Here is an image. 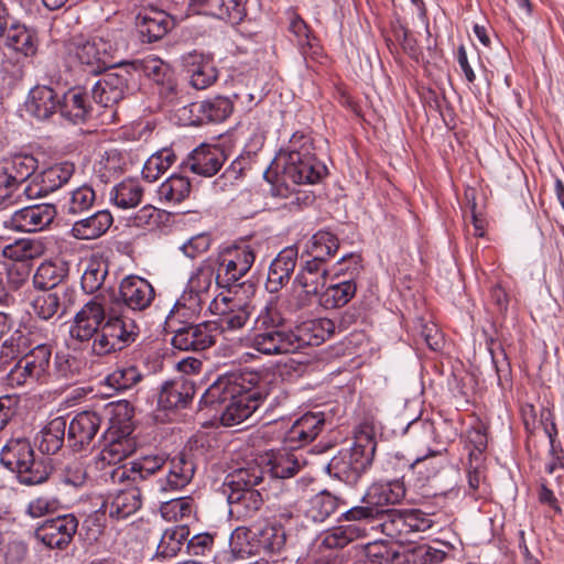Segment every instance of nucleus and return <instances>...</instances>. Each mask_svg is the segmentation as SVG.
Listing matches in <instances>:
<instances>
[{"label":"nucleus","mask_w":564,"mask_h":564,"mask_svg":"<svg viewBox=\"0 0 564 564\" xmlns=\"http://www.w3.org/2000/svg\"><path fill=\"white\" fill-rule=\"evenodd\" d=\"M139 337V326L122 315H107L99 296H95L75 314L69 326V340L74 349L90 346L96 357L120 352Z\"/></svg>","instance_id":"f257e3e1"},{"label":"nucleus","mask_w":564,"mask_h":564,"mask_svg":"<svg viewBox=\"0 0 564 564\" xmlns=\"http://www.w3.org/2000/svg\"><path fill=\"white\" fill-rule=\"evenodd\" d=\"M267 398L258 372L226 373L204 392L199 406L212 408L224 426L249 419Z\"/></svg>","instance_id":"f03ea898"},{"label":"nucleus","mask_w":564,"mask_h":564,"mask_svg":"<svg viewBox=\"0 0 564 564\" xmlns=\"http://www.w3.org/2000/svg\"><path fill=\"white\" fill-rule=\"evenodd\" d=\"M264 474L260 465L249 464L226 476L221 489L227 497L231 518L246 521L259 513L264 500L257 487L263 482Z\"/></svg>","instance_id":"7ed1b4c3"},{"label":"nucleus","mask_w":564,"mask_h":564,"mask_svg":"<svg viewBox=\"0 0 564 564\" xmlns=\"http://www.w3.org/2000/svg\"><path fill=\"white\" fill-rule=\"evenodd\" d=\"M0 463L25 486L46 482L53 471L52 458L36 455L26 437L10 438L0 452Z\"/></svg>","instance_id":"20e7f679"},{"label":"nucleus","mask_w":564,"mask_h":564,"mask_svg":"<svg viewBox=\"0 0 564 564\" xmlns=\"http://www.w3.org/2000/svg\"><path fill=\"white\" fill-rule=\"evenodd\" d=\"M375 452V437L368 432H360L350 447L341 448L329 460L326 469L332 477L355 486L371 465Z\"/></svg>","instance_id":"39448f33"},{"label":"nucleus","mask_w":564,"mask_h":564,"mask_svg":"<svg viewBox=\"0 0 564 564\" xmlns=\"http://www.w3.org/2000/svg\"><path fill=\"white\" fill-rule=\"evenodd\" d=\"M67 48L88 73L100 74L115 64L118 43L111 32L90 36L79 34L69 39Z\"/></svg>","instance_id":"423d86ee"},{"label":"nucleus","mask_w":564,"mask_h":564,"mask_svg":"<svg viewBox=\"0 0 564 564\" xmlns=\"http://www.w3.org/2000/svg\"><path fill=\"white\" fill-rule=\"evenodd\" d=\"M405 497V486L402 480L372 484L361 498L362 506H356L343 513L346 521H368L381 517L389 506L400 503Z\"/></svg>","instance_id":"0eeeda50"},{"label":"nucleus","mask_w":564,"mask_h":564,"mask_svg":"<svg viewBox=\"0 0 564 564\" xmlns=\"http://www.w3.org/2000/svg\"><path fill=\"white\" fill-rule=\"evenodd\" d=\"M254 261L256 251L250 245L241 243L225 248L216 260V284L227 289L245 285L241 280L249 273Z\"/></svg>","instance_id":"6e6552de"},{"label":"nucleus","mask_w":564,"mask_h":564,"mask_svg":"<svg viewBox=\"0 0 564 564\" xmlns=\"http://www.w3.org/2000/svg\"><path fill=\"white\" fill-rule=\"evenodd\" d=\"M381 532L400 543L411 542L413 534L425 532L433 525V520L419 509H388L375 519Z\"/></svg>","instance_id":"1a4fd4ad"},{"label":"nucleus","mask_w":564,"mask_h":564,"mask_svg":"<svg viewBox=\"0 0 564 564\" xmlns=\"http://www.w3.org/2000/svg\"><path fill=\"white\" fill-rule=\"evenodd\" d=\"M405 434L416 451V457L411 464L414 471L422 473L430 458L447 452L446 445L437 438L434 424L427 420H413L408 424Z\"/></svg>","instance_id":"9d476101"},{"label":"nucleus","mask_w":564,"mask_h":564,"mask_svg":"<svg viewBox=\"0 0 564 564\" xmlns=\"http://www.w3.org/2000/svg\"><path fill=\"white\" fill-rule=\"evenodd\" d=\"M252 332L250 347L267 356L292 354L312 343L291 328Z\"/></svg>","instance_id":"9b49d317"},{"label":"nucleus","mask_w":564,"mask_h":564,"mask_svg":"<svg viewBox=\"0 0 564 564\" xmlns=\"http://www.w3.org/2000/svg\"><path fill=\"white\" fill-rule=\"evenodd\" d=\"M77 529L78 519L68 513L45 520L35 529L34 536L50 549L65 550L73 541Z\"/></svg>","instance_id":"f8f14e48"},{"label":"nucleus","mask_w":564,"mask_h":564,"mask_svg":"<svg viewBox=\"0 0 564 564\" xmlns=\"http://www.w3.org/2000/svg\"><path fill=\"white\" fill-rule=\"evenodd\" d=\"M195 469V463L185 453H178L174 457L165 456L163 477L156 479L154 490L167 494L183 489L193 479Z\"/></svg>","instance_id":"ddd939ff"},{"label":"nucleus","mask_w":564,"mask_h":564,"mask_svg":"<svg viewBox=\"0 0 564 564\" xmlns=\"http://www.w3.org/2000/svg\"><path fill=\"white\" fill-rule=\"evenodd\" d=\"M184 110L188 111L191 126H204L226 121L234 112V99L217 95L210 98L191 102Z\"/></svg>","instance_id":"4468645a"},{"label":"nucleus","mask_w":564,"mask_h":564,"mask_svg":"<svg viewBox=\"0 0 564 564\" xmlns=\"http://www.w3.org/2000/svg\"><path fill=\"white\" fill-rule=\"evenodd\" d=\"M4 349H10L12 355L39 349L53 351L50 330L47 327L39 325L35 322H30L15 329L12 335L2 343L0 354H3Z\"/></svg>","instance_id":"2eb2a0df"},{"label":"nucleus","mask_w":564,"mask_h":564,"mask_svg":"<svg viewBox=\"0 0 564 564\" xmlns=\"http://www.w3.org/2000/svg\"><path fill=\"white\" fill-rule=\"evenodd\" d=\"M131 79L132 73L127 68L105 73L93 87L94 100L102 107L111 108L124 99Z\"/></svg>","instance_id":"dca6fc26"},{"label":"nucleus","mask_w":564,"mask_h":564,"mask_svg":"<svg viewBox=\"0 0 564 564\" xmlns=\"http://www.w3.org/2000/svg\"><path fill=\"white\" fill-rule=\"evenodd\" d=\"M328 275L327 262L311 258L306 260L295 276L294 283L301 290L297 294L296 308L311 304L312 299L319 294Z\"/></svg>","instance_id":"f3484780"},{"label":"nucleus","mask_w":564,"mask_h":564,"mask_svg":"<svg viewBox=\"0 0 564 564\" xmlns=\"http://www.w3.org/2000/svg\"><path fill=\"white\" fill-rule=\"evenodd\" d=\"M75 172L70 162L54 164L35 175L23 188L29 198L44 197L69 182Z\"/></svg>","instance_id":"a211bd4d"},{"label":"nucleus","mask_w":564,"mask_h":564,"mask_svg":"<svg viewBox=\"0 0 564 564\" xmlns=\"http://www.w3.org/2000/svg\"><path fill=\"white\" fill-rule=\"evenodd\" d=\"M57 215L52 204H36L15 210L4 226L17 231L37 232L48 227Z\"/></svg>","instance_id":"6ab92c4d"},{"label":"nucleus","mask_w":564,"mask_h":564,"mask_svg":"<svg viewBox=\"0 0 564 564\" xmlns=\"http://www.w3.org/2000/svg\"><path fill=\"white\" fill-rule=\"evenodd\" d=\"M165 455H145L130 463V468L113 467L110 477L113 482L131 480L138 484L149 479L152 476L163 477Z\"/></svg>","instance_id":"aec40b11"},{"label":"nucleus","mask_w":564,"mask_h":564,"mask_svg":"<svg viewBox=\"0 0 564 564\" xmlns=\"http://www.w3.org/2000/svg\"><path fill=\"white\" fill-rule=\"evenodd\" d=\"M227 160L225 150L218 144L203 143L195 148L184 164L195 174L212 177Z\"/></svg>","instance_id":"412c9836"},{"label":"nucleus","mask_w":564,"mask_h":564,"mask_svg":"<svg viewBox=\"0 0 564 564\" xmlns=\"http://www.w3.org/2000/svg\"><path fill=\"white\" fill-rule=\"evenodd\" d=\"M59 93V89L50 85H35L24 101L25 112L40 121L48 120L57 113Z\"/></svg>","instance_id":"4be33fe9"},{"label":"nucleus","mask_w":564,"mask_h":564,"mask_svg":"<svg viewBox=\"0 0 564 564\" xmlns=\"http://www.w3.org/2000/svg\"><path fill=\"white\" fill-rule=\"evenodd\" d=\"M101 417L97 412L83 411L77 413L67 424V443L73 451L87 447L98 433Z\"/></svg>","instance_id":"5701e85b"},{"label":"nucleus","mask_w":564,"mask_h":564,"mask_svg":"<svg viewBox=\"0 0 564 564\" xmlns=\"http://www.w3.org/2000/svg\"><path fill=\"white\" fill-rule=\"evenodd\" d=\"M174 25V19L162 10L140 12L135 18V30L143 43H154L162 40Z\"/></svg>","instance_id":"b1692460"},{"label":"nucleus","mask_w":564,"mask_h":564,"mask_svg":"<svg viewBox=\"0 0 564 564\" xmlns=\"http://www.w3.org/2000/svg\"><path fill=\"white\" fill-rule=\"evenodd\" d=\"M119 296L128 308L142 312L150 307L155 297V291L148 280L129 275L119 285Z\"/></svg>","instance_id":"393cba45"},{"label":"nucleus","mask_w":564,"mask_h":564,"mask_svg":"<svg viewBox=\"0 0 564 564\" xmlns=\"http://www.w3.org/2000/svg\"><path fill=\"white\" fill-rule=\"evenodd\" d=\"M215 336L209 324H186L174 332L171 344L180 350H205L213 346Z\"/></svg>","instance_id":"a878e982"},{"label":"nucleus","mask_w":564,"mask_h":564,"mask_svg":"<svg viewBox=\"0 0 564 564\" xmlns=\"http://www.w3.org/2000/svg\"><path fill=\"white\" fill-rule=\"evenodd\" d=\"M195 392L194 381L185 377L166 381L160 389L158 405L162 410L184 409L192 402Z\"/></svg>","instance_id":"bb28decb"},{"label":"nucleus","mask_w":564,"mask_h":564,"mask_svg":"<svg viewBox=\"0 0 564 564\" xmlns=\"http://www.w3.org/2000/svg\"><path fill=\"white\" fill-rule=\"evenodd\" d=\"M325 425L324 412H307L288 430L285 441L292 447H302L313 442Z\"/></svg>","instance_id":"cd10ccee"},{"label":"nucleus","mask_w":564,"mask_h":564,"mask_svg":"<svg viewBox=\"0 0 564 564\" xmlns=\"http://www.w3.org/2000/svg\"><path fill=\"white\" fill-rule=\"evenodd\" d=\"M58 101L57 112L65 120L72 123H80L87 120L91 104L88 95L80 87L61 90Z\"/></svg>","instance_id":"c85d7f7f"},{"label":"nucleus","mask_w":564,"mask_h":564,"mask_svg":"<svg viewBox=\"0 0 564 564\" xmlns=\"http://www.w3.org/2000/svg\"><path fill=\"white\" fill-rule=\"evenodd\" d=\"M297 250L289 247L278 253L270 264L265 289L269 293H278L285 286L294 272Z\"/></svg>","instance_id":"c756f323"},{"label":"nucleus","mask_w":564,"mask_h":564,"mask_svg":"<svg viewBox=\"0 0 564 564\" xmlns=\"http://www.w3.org/2000/svg\"><path fill=\"white\" fill-rule=\"evenodd\" d=\"M326 172V166L313 154L310 155V158H300L299 162L284 163L282 177L285 182L290 181L297 185L314 184L318 182Z\"/></svg>","instance_id":"7c9ffc66"},{"label":"nucleus","mask_w":564,"mask_h":564,"mask_svg":"<svg viewBox=\"0 0 564 564\" xmlns=\"http://www.w3.org/2000/svg\"><path fill=\"white\" fill-rule=\"evenodd\" d=\"M36 169L37 160L33 155L14 156L10 167L0 172V186L8 189L6 195H10L14 189L24 185Z\"/></svg>","instance_id":"2f4dec72"},{"label":"nucleus","mask_w":564,"mask_h":564,"mask_svg":"<svg viewBox=\"0 0 564 564\" xmlns=\"http://www.w3.org/2000/svg\"><path fill=\"white\" fill-rule=\"evenodd\" d=\"M142 506V495L138 487H131L118 491L111 497L110 501L104 502L105 511L109 517L117 520H123L135 513Z\"/></svg>","instance_id":"473e14b6"},{"label":"nucleus","mask_w":564,"mask_h":564,"mask_svg":"<svg viewBox=\"0 0 564 564\" xmlns=\"http://www.w3.org/2000/svg\"><path fill=\"white\" fill-rule=\"evenodd\" d=\"M68 269L63 262H43L36 269L33 275V285L37 290L48 291L52 289H59L64 297L68 294V289L59 286L63 280L67 276Z\"/></svg>","instance_id":"72a5a7b5"},{"label":"nucleus","mask_w":564,"mask_h":564,"mask_svg":"<svg viewBox=\"0 0 564 564\" xmlns=\"http://www.w3.org/2000/svg\"><path fill=\"white\" fill-rule=\"evenodd\" d=\"M3 37L8 48L25 57H32L37 52L39 40L35 31L23 24L12 23Z\"/></svg>","instance_id":"f704fd0d"},{"label":"nucleus","mask_w":564,"mask_h":564,"mask_svg":"<svg viewBox=\"0 0 564 564\" xmlns=\"http://www.w3.org/2000/svg\"><path fill=\"white\" fill-rule=\"evenodd\" d=\"M111 224V214L108 210H99L87 218L75 221L72 232L78 239H96L104 235Z\"/></svg>","instance_id":"c9c22d12"},{"label":"nucleus","mask_w":564,"mask_h":564,"mask_svg":"<svg viewBox=\"0 0 564 564\" xmlns=\"http://www.w3.org/2000/svg\"><path fill=\"white\" fill-rule=\"evenodd\" d=\"M339 248L338 237L328 229L315 232L306 243V253L316 260L328 262Z\"/></svg>","instance_id":"e433bc0d"},{"label":"nucleus","mask_w":564,"mask_h":564,"mask_svg":"<svg viewBox=\"0 0 564 564\" xmlns=\"http://www.w3.org/2000/svg\"><path fill=\"white\" fill-rule=\"evenodd\" d=\"M67 421L63 416H57L48 422L41 431L39 438V449L42 454H56L65 442Z\"/></svg>","instance_id":"4c0bfd02"},{"label":"nucleus","mask_w":564,"mask_h":564,"mask_svg":"<svg viewBox=\"0 0 564 564\" xmlns=\"http://www.w3.org/2000/svg\"><path fill=\"white\" fill-rule=\"evenodd\" d=\"M357 284L352 279H346L329 285L319 295V303L325 308L345 306L356 295Z\"/></svg>","instance_id":"58836bf2"},{"label":"nucleus","mask_w":564,"mask_h":564,"mask_svg":"<svg viewBox=\"0 0 564 564\" xmlns=\"http://www.w3.org/2000/svg\"><path fill=\"white\" fill-rule=\"evenodd\" d=\"M188 65L189 84L197 90L210 87L218 78V70L209 59L202 55H193Z\"/></svg>","instance_id":"ea45409f"},{"label":"nucleus","mask_w":564,"mask_h":564,"mask_svg":"<svg viewBox=\"0 0 564 564\" xmlns=\"http://www.w3.org/2000/svg\"><path fill=\"white\" fill-rule=\"evenodd\" d=\"M191 188L192 185L188 177L181 174H172L160 185L158 196L160 200L178 204L189 196Z\"/></svg>","instance_id":"a19ab883"},{"label":"nucleus","mask_w":564,"mask_h":564,"mask_svg":"<svg viewBox=\"0 0 564 564\" xmlns=\"http://www.w3.org/2000/svg\"><path fill=\"white\" fill-rule=\"evenodd\" d=\"M313 140L308 134L296 131L292 134L289 143L281 149L279 153V161L283 164L288 162H299L300 158H310L314 152Z\"/></svg>","instance_id":"79ce46f5"},{"label":"nucleus","mask_w":564,"mask_h":564,"mask_svg":"<svg viewBox=\"0 0 564 564\" xmlns=\"http://www.w3.org/2000/svg\"><path fill=\"white\" fill-rule=\"evenodd\" d=\"M44 253V245L36 239H18L7 245L2 256L7 259L24 262L41 257Z\"/></svg>","instance_id":"37998d69"},{"label":"nucleus","mask_w":564,"mask_h":564,"mask_svg":"<svg viewBox=\"0 0 564 564\" xmlns=\"http://www.w3.org/2000/svg\"><path fill=\"white\" fill-rule=\"evenodd\" d=\"M189 530L186 525H175L166 529L158 544L156 555L162 557L176 556L187 541Z\"/></svg>","instance_id":"c03bdc74"},{"label":"nucleus","mask_w":564,"mask_h":564,"mask_svg":"<svg viewBox=\"0 0 564 564\" xmlns=\"http://www.w3.org/2000/svg\"><path fill=\"white\" fill-rule=\"evenodd\" d=\"M288 321L283 316L276 300L269 301L257 314L252 330L282 329L286 327Z\"/></svg>","instance_id":"a18cd8bd"},{"label":"nucleus","mask_w":564,"mask_h":564,"mask_svg":"<svg viewBox=\"0 0 564 564\" xmlns=\"http://www.w3.org/2000/svg\"><path fill=\"white\" fill-rule=\"evenodd\" d=\"M96 199L94 189L83 185L70 192L68 198L61 203V210L65 215L76 216L88 210Z\"/></svg>","instance_id":"49530a36"},{"label":"nucleus","mask_w":564,"mask_h":564,"mask_svg":"<svg viewBox=\"0 0 564 564\" xmlns=\"http://www.w3.org/2000/svg\"><path fill=\"white\" fill-rule=\"evenodd\" d=\"M362 533L364 529H360L356 524L339 525L324 534L321 545L328 550L344 549L349 543L360 538Z\"/></svg>","instance_id":"de8ad7c7"},{"label":"nucleus","mask_w":564,"mask_h":564,"mask_svg":"<svg viewBox=\"0 0 564 564\" xmlns=\"http://www.w3.org/2000/svg\"><path fill=\"white\" fill-rule=\"evenodd\" d=\"M302 465L294 454H276L267 463V471L272 478L286 479L295 476Z\"/></svg>","instance_id":"09e8293b"},{"label":"nucleus","mask_w":564,"mask_h":564,"mask_svg":"<svg viewBox=\"0 0 564 564\" xmlns=\"http://www.w3.org/2000/svg\"><path fill=\"white\" fill-rule=\"evenodd\" d=\"M142 378L141 371L135 366L119 367L105 378V386L121 392L132 389Z\"/></svg>","instance_id":"8fccbe9b"},{"label":"nucleus","mask_w":564,"mask_h":564,"mask_svg":"<svg viewBox=\"0 0 564 564\" xmlns=\"http://www.w3.org/2000/svg\"><path fill=\"white\" fill-rule=\"evenodd\" d=\"M341 502L339 498L324 490L311 499L307 513L313 521L323 522L337 510Z\"/></svg>","instance_id":"3c124183"},{"label":"nucleus","mask_w":564,"mask_h":564,"mask_svg":"<svg viewBox=\"0 0 564 564\" xmlns=\"http://www.w3.org/2000/svg\"><path fill=\"white\" fill-rule=\"evenodd\" d=\"M176 155L170 149H163L152 154L144 163L142 176L149 182H155L175 162Z\"/></svg>","instance_id":"603ef678"},{"label":"nucleus","mask_w":564,"mask_h":564,"mask_svg":"<svg viewBox=\"0 0 564 564\" xmlns=\"http://www.w3.org/2000/svg\"><path fill=\"white\" fill-rule=\"evenodd\" d=\"M143 188L133 180L122 181L113 187L112 200L121 208L135 207L142 198Z\"/></svg>","instance_id":"864d4df0"},{"label":"nucleus","mask_w":564,"mask_h":564,"mask_svg":"<svg viewBox=\"0 0 564 564\" xmlns=\"http://www.w3.org/2000/svg\"><path fill=\"white\" fill-rule=\"evenodd\" d=\"M286 533L281 523H268L258 533V544L269 553H279L285 545Z\"/></svg>","instance_id":"5fc2aeb1"},{"label":"nucleus","mask_w":564,"mask_h":564,"mask_svg":"<svg viewBox=\"0 0 564 564\" xmlns=\"http://www.w3.org/2000/svg\"><path fill=\"white\" fill-rule=\"evenodd\" d=\"M62 305L65 303L61 301L59 289L39 294L31 303L33 313L43 321H48L56 315Z\"/></svg>","instance_id":"6e6d98bb"},{"label":"nucleus","mask_w":564,"mask_h":564,"mask_svg":"<svg viewBox=\"0 0 564 564\" xmlns=\"http://www.w3.org/2000/svg\"><path fill=\"white\" fill-rule=\"evenodd\" d=\"M296 332L312 340L310 345H318L334 334L335 323L329 318L314 319L304 323Z\"/></svg>","instance_id":"4d7b16f0"},{"label":"nucleus","mask_w":564,"mask_h":564,"mask_svg":"<svg viewBox=\"0 0 564 564\" xmlns=\"http://www.w3.org/2000/svg\"><path fill=\"white\" fill-rule=\"evenodd\" d=\"M108 275V265L100 261L88 263L82 275V288L87 294H94L99 291Z\"/></svg>","instance_id":"13d9d810"},{"label":"nucleus","mask_w":564,"mask_h":564,"mask_svg":"<svg viewBox=\"0 0 564 564\" xmlns=\"http://www.w3.org/2000/svg\"><path fill=\"white\" fill-rule=\"evenodd\" d=\"M248 0H218L216 9L217 19L230 24H239L247 15Z\"/></svg>","instance_id":"bf43d9fd"},{"label":"nucleus","mask_w":564,"mask_h":564,"mask_svg":"<svg viewBox=\"0 0 564 564\" xmlns=\"http://www.w3.org/2000/svg\"><path fill=\"white\" fill-rule=\"evenodd\" d=\"M160 511L167 520H182L191 516L193 511V499L189 497L172 498L162 503Z\"/></svg>","instance_id":"052dcab7"},{"label":"nucleus","mask_w":564,"mask_h":564,"mask_svg":"<svg viewBox=\"0 0 564 564\" xmlns=\"http://www.w3.org/2000/svg\"><path fill=\"white\" fill-rule=\"evenodd\" d=\"M8 383L11 387H20L25 384H35L45 382L36 372L30 367L29 362H23L22 359L14 365L7 376Z\"/></svg>","instance_id":"680f3d73"},{"label":"nucleus","mask_w":564,"mask_h":564,"mask_svg":"<svg viewBox=\"0 0 564 564\" xmlns=\"http://www.w3.org/2000/svg\"><path fill=\"white\" fill-rule=\"evenodd\" d=\"M8 383L11 387H20L25 384H35L45 382L36 372L30 367L29 362H23L22 359L14 365L7 376Z\"/></svg>","instance_id":"e2e57ef3"},{"label":"nucleus","mask_w":564,"mask_h":564,"mask_svg":"<svg viewBox=\"0 0 564 564\" xmlns=\"http://www.w3.org/2000/svg\"><path fill=\"white\" fill-rule=\"evenodd\" d=\"M408 560L412 564H440L447 556L446 551L429 544H421L412 549Z\"/></svg>","instance_id":"0e129e2a"},{"label":"nucleus","mask_w":564,"mask_h":564,"mask_svg":"<svg viewBox=\"0 0 564 564\" xmlns=\"http://www.w3.org/2000/svg\"><path fill=\"white\" fill-rule=\"evenodd\" d=\"M52 352L53 351H44L41 349L29 350L21 352L22 357L20 359H22L23 362H29V367L46 381L50 375L48 369Z\"/></svg>","instance_id":"69168bd1"},{"label":"nucleus","mask_w":564,"mask_h":564,"mask_svg":"<svg viewBox=\"0 0 564 564\" xmlns=\"http://www.w3.org/2000/svg\"><path fill=\"white\" fill-rule=\"evenodd\" d=\"M102 448L110 454L112 462L118 464L134 453L135 444L127 436H118L110 438Z\"/></svg>","instance_id":"338daca9"},{"label":"nucleus","mask_w":564,"mask_h":564,"mask_svg":"<svg viewBox=\"0 0 564 564\" xmlns=\"http://www.w3.org/2000/svg\"><path fill=\"white\" fill-rule=\"evenodd\" d=\"M135 69L141 70L147 77L160 84L165 80L169 70L167 65L158 57H147L134 63Z\"/></svg>","instance_id":"774afa93"}]
</instances>
